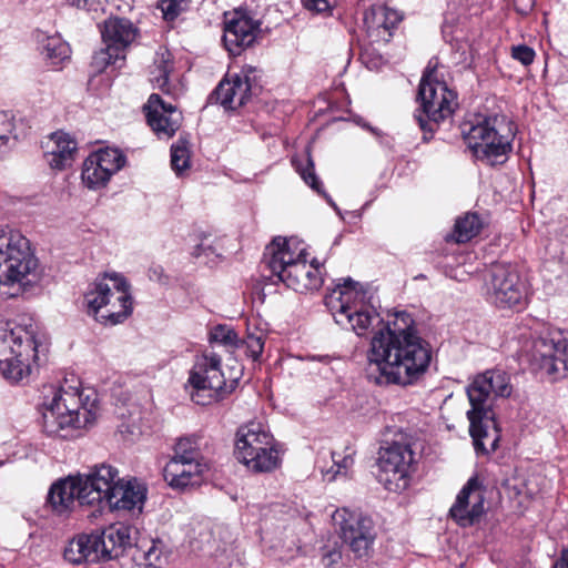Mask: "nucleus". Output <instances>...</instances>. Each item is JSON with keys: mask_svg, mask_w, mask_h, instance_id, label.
<instances>
[{"mask_svg": "<svg viewBox=\"0 0 568 568\" xmlns=\"http://www.w3.org/2000/svg\"><path fill=\"white\" fill-rule=\"evenodd\" d=\"M13 126L14 125L9 113L0 111V151L10 140Z\"/></svg>", "mask_w": 568, "mask_h": 568, "instance_id": "46", "label": "nucleus"}, {"mask_svg": "<svg viewBox=\"0 0 568 568\" xmlns=\"http://www.w3.org/2000/svg\"><path fill=\"white\" fill-rule=\"evenodd\" d=\"M273 556L282 561H290L300 551L296 536L290 531L283 536L275 538L271 544Z\"/></svg>", "mask_w": 568, "mask_h": 568, "instance_id": "36", "label": "nucleus"}, {"mask_svg": "<svg viewBox=\"0 0 568 568\" xmlns=\"http://www.w3.org/2000/svg\"><path fill=\"white\" fill-rule=\"evenodd\" d=\"M460 132L476 159L488 165L505 162L511 150L513 134L504 118L476 116L465 121Z\"/></svg>", "mask_w": 568, "mask_h": 568, "instance_id": "6", "label": "nucleus"}, {"mask_svg": "<svg viewBox=\"0 0 568 568\" xmlns=\"http://www.w3.org/2000/svg\"><path fill=\"white\" fill-rule=\"evenodd\" d=\"M210 339L213 343L232 349H236L237 344L240 343L237 333L231 326L221 324L211 329Z\"/></svg>", "mask_w": 568, "mask_h": 568, "instance_id": "41", "label": "nucleus"}, {"mask_svg": "<svg viewBox=\"0 0 568 568\" xmlns=\"http://www.w3.org/2000/svg\"><path fill=\"white\" fill-rule=\"evenodd\" d=\"M367 294L368 291L362 284L348 277L332 292L327 305L332 310L336 308L334 313H346L354 310L355 305H366Z\"/></svg>", "mask_w": 568, "mask_h": 568, "instance_id": "26", "label": "nucleus"}, {"mask_svg": "<svg viewBox=\"0 0 568 568\" xmlns=\"http://www.w3.org/2000/svg\"><path fill=\"white\" fill-rule=\"evenodd\" d=\"M92 158H95V161L101 163L105 170H108V174L111 178L114 173L120 171L124 163L125 156L118 149H102L97 152L90 154Z\"/></svg>", "mask_w": 568, "mask_h": 568, "instance_id": "38", "label": "nucleus"}, {"mask_svg": "<svg viewBox=\"0 0 568 568\" xmlns=\"http://www.w3.org/2000/svg\"><path fill=\"white\" fill-rule=\"evenodd\" d=\"M173 458L205 462L201 455V437L195 435L181 437L175 444Z\"/></svg>", "mask_w": 568, "mask_h": 568, "instance_id": "34", "label": "nucleus"}, {"mask_svg": "<svg viewBox=\"0 0 568 568\" xmlns=\"http://www.w3.org/2000/svg\"><path fill=\"white\" fill-rule=\"evenodd\" d=\"M255 73L254 68L246 67L240 73L229 74L210 95V101H215L225 110L241 108L261 88Z\"/></svg>", "mask_w": 568, "mask_h": 568, "instance_id": "15", "label": "nucleus"}, {"mask_svg": "<svg viewBox=\"0 0 568 568\" xmlns=\"http://www.w3.org/2000/svg\"><path fill=\"white\" fill-rule=\"evenodd\" d=\"M333 466L329 470L326 471V475L332 474L331 479L335 478L337 475L346 474L347 470L353 466L354 459L352 453H346L342 455L336 452L331 453Z\"/></svg>", "mask_w": 568, "mask_h": 568, "instance_id": "44", "label": "nucleus"}, {"mask_svg": "<svg viewBox=\"0 0 568 568\" xmlns=\"http://www.w3.org/2000/svg\"><path fill=\"white\" fill-rule=\"evenodd\" d=\"M334 318L337 324L349 323L357 335H362L378 318V314L367 305L359 307L355 305L349 312L334 313Z\"/></svg>", "mask_w": 568, "mask_h": 568, "instance_id": "31", "label": "nucleus"}, {"mask_svg": "<svg viewBox=\"0 0 568 568\" xmlns=\"http://www.w3.org/2000/svg\"><path fill=\"white\" fill-rule=\"evenodd\" d=\"M559 559L568 561V547L561 551Z\"/></svg>", "mask_w": 568, "mask_h": 568, "instance_id": "57", "label": "nucleus"}, {"mask_svg": "<svg viewBox=\"0 0 568 568\" xmlns=\"http://www.w3.org/2000/svg\"><path fill=\"white\" fill-rule=\"evenodd\" d=\"M191 398L197 405H210L232 393L236 379L226 382L221 371V357L215 353L204 354L190 372Z\"/></svg>", "mask_w": 568, "mask_h": 568, "instance_id": "11", "label": "nucleus"}, {"mask_svg": "<svg viewBox=\"0 0 568 568\" xmlns=\"http://www.w3.org/2000/svg\"><path fill=\"white\" fill-rule=\"evenodd\" d=\"M530 363L552 381L568 376V339L564 332L549 329L534 341Z\"/></svg>", "mask_w": 568, "mask_h": 568, "instance_id": "12", "label": "nucleus"}, {"mask_svg": "<svg viewBox=\"0 0 568 568\" xmlns=\"http://www.w3.org/2000/svg\"><path fill=\"white\" fill-rule=\"evenodd\" d=\"M386 14L387 7L382 4L373 6L365 12L364 24L369 36H374L378 40H387L385 38Z\"/></svg>", "mask_w": 568, "mask_h": 568, "instance_id": "33", "label": "nucleus"}, {"mask_svg": "<svg viewBox=\"0 0 568 568\" xmlns=\"http://www.w3.org/2000/svg\"><path fill=\"white\" fill-rule=\"evenodd\" d=\"M106 172L108 170L101 166V163L97 162L95 158L89 155L83 163L81 174L82 181L89 189L92 190L103 187L110 180V176Z\"/></svg>", "mask_w": 568, "mask_h": 568, "instance_id": "32", "label": "nucleus"}, {"mask_svg": "<svg viewBox=\"0 0 568 568\" xmlns=\"http://www.w3.org/2000/svg\"><path fill=\"white\" fill-rule=\"evenodd\" d=\"M552 568H568V561L558 559Z\"/></svg>", "mask_w": 568, "mask_h": 568, "instance_id": "56", "label": "nucleus"}, {"mask_svg": "<svg viewBox=\"0 0 568 568\" xmlns=\"http://www.w3.org/2000/svg\"><path fill=\"white\" fill-rule=\"evenodd\" d=\"M98 537L95 534H82L69 541L64 548V559L71 564H82L84 561H98L101 559Z\"/></svg>", "mask_w": 568, "mask_h": 568, "instance_id": "28", "label": "nucleus"}, {"mask_svg": "<svg viewBox=\"0 0 568 568\" xmlns=\"http://www.w3.org/2000/svg\"><path fill=\"white\" fill-rule=\"evenodd\" d=\"M484 227V220L475 212H468L459 216L454 225L452 234L446 240L456 243H466L477 236Z\"/></svg>", "mask_w": 568, "mask_h": 568, "instance_id": "29", "label": "nucleus"}, {"mask_svg": "<svg viewBox=\"0 0 568 568\" xmlns=\"http://www.w3.org/2000/svg\"><path fill=\"white\" fill-rule=\"evenodd\" d=\"M129 288L126 280L115 273L97 278L84 295L88 313L111 325L122 323L132 313Z\"/></svg>", "mask_w": 568, "mask_h": 568, "instance_id": "7", "label": "nucleus"}, {"mask_svg": "<svg viewBox=\"0 0 568 568\" xmlns=\"http://www.w3.org/2000/svg\"><path fill=\"white\" fill-rule=\"evenodd\" d=\"M78 477L82 486L80 488L81 506L105 503L120 479L118 469L109 464L95 465L87 474H79Z\"/></svg>", "mask_w": 568, "mask_h": 568, "instance_id": "16", "label": "nucleus"}, {"mask_svg": "<svg viewBox=\"0 0 568 568\" xmlns=\"http://www.w3.org/2000/svg\"><path fill=\"white\" fill-rule=\"evenodd\" d=\"M369 379L378 385L407 386L427 371L432 351L414 327L412 315L396 312L395 320L374 332L367 353Z\"/></svg>", "mask_w": 568, "mask_h": 568, "instance_id": "1", "label": "nucleus"}, {"mask_svg": "<svg viewBox=\"0 0 568 568\" xmlns=\"http://www.w3.org/2000/svg\"><path fill=\"white\" fill-rule=\"evenodd\" d=\"M38 261L28 239L0 229V294L14 296L36 281Z\"/></svg>", "mask_w": 568, "mask_h": 568, "instance_id": "5", "label": "nucleus"}, {"mask_svg": "<svg viewBox=\"0 0 568 568\" xmlns=\"http://www.w3.org/2000/svg\"><path fill=\"white\" fill-rule=\"evenodd\" d=\"M341 559H342V552H341L339 548L333 547V548L323 549L322 564L326 568H334L335 565H337Z\"/></svg>", "mask_w": 568, "mask_h": 568, "instance_id": "48", "label": "nucleus"}, {"mask_svg": "<svg viewBox=\"0 0 568 568\" xmlns=\"http://www.w3.org/2000/svg\"><path fill=\"white\" fill-rule=\"evenodd\" d=\"M294 239L277 236L264 251V263L272 276L297 293L318 290L323 284L321 264L314 258L307 263L304 247L298 248Z\"/></svg>", "mask_w": 568, "mask_h": 568, "instance_id": "3", "label": "nucleus"}, {"mask_svg": "<svg viewBox=\"0 0 568 568\" xmlns=\"http://www.w3.org/2000/svg\"><path fill=\"white\" fill-rule=\"evenodd\" d=\"M265 345V335L262 332L247 333L244 338H240L236 349L243 351L244 355L252 362H260Z\"/></svg>", "mask_w": 568, "mask_h": 568, "instance_id": "37", "label": "nucleus"}, {"mask_svg": "<svg viewBox=\"0 0 568 568\" xmlns=\"http://www.w3.org/2000/svg\"><path fill=\"white\" fill-rule=\"evenodd\" d=\"M81 487L78 475L59 479L51 485L47 501L55 514H65L72 509L75 500L80 503Z\"/></svg>", "mask_w": 568, "mask_h": 568, "instance_id": "24", "label": "nucleus"}, {"mask_svg": "<svg viewBox=\"0 0 568 568\" xmlns=\"http://www.w3.org/2000/svg\"><path fill=\"white\" fill-rule=\"evenodd\" d=\"M132 531L129 526H111L102 532H95L101 559L119 558L132 546Z\"/></svg>", "mask_w": 568, "mask_h": 568, "instance_id": "23", "label": "nucleus"}, {"mask_svg": "<svg viewBox=\"0 0 568 568\" xmlns=\"http://www.w3.org/2000/svg\"><path fill=\"white\" fill-rule=\"evenodd\" d=\"M77 150L78 144L69 134L55 132L50 138L44 158L51 169L61 171L72 165Z\"/></svg>", "mask_w": 568, "mask_h": 568, "instance_id": "27", "label": "nucleus"}, {"mask_svg": "<svg viewBox=\"0 0 568 568\" xmlns=\"http://www.w3.org/2000/svg\"><path fill=\"white\" fill-rule=\"evenodd\" d=\"M417 100L420 109L414 113L424 140H429L440 122L450 118L457 106V94L447 84L435 78L433 71H426L419 83Z\"/></svg>", "mask_w": 568, "mask_h": 568, "instance_id": "8", "label": "nucleus"}, {"mask_svg": "<svg viewBox=\"0 0 568 568\" xmlns=\"http://www.w3.org/2000/svg\"><path fill=\"white\" fill-rule=\"evenodd\" d=\"M293 165L295 166L296 171L300 173L302 179L306 184H308L314 191H316L320 194H323L324 197L327 200L329 205L334 207V210H338L334 201L322 190V183L317 179L315 171H314V162L307 152L305 164L300 162L296 159H293Z\"/></svg>", "mask_w": 568, "mask_h": 568, "instance_id": "35", "label": "nucleus"}, {"mask_svg": "<svg viewBox=\"0 0 568 568\" xmlns=\"http://www.w3.org/2000/svg\"><path fill=\"white\" fill-rule=\"evenodd\" d=\"M258 23L247 16L235 12L231 19L225 20L223 41L227 51L234 55L253 44Z\"/></svg>", "mask_w": 568, "mask_h": 568, "instance_id": "19", "label": "nucleus"}, {"mask_svg": "<svg viewBox=\"0 0 568 568\" xmlns=\"http://www.w3.org/2000/svg\"><path fill=\"white\" fill-rule=\"evenodd\" d=\"M138 29L125 18H109L101 29L102 40L110 49L124 54V50L134 41Z\"/></svg>", "mask_w": 568, "mask_h": 568, "instance_id": "25", "label": "nucleus"}, {"mask_svg": "<svg viewBox=\"0 0 568 568\" xmlns=\"http://www.w3.org/2000/svg\"><path fill=\"white\" fill-rule=\"evenodd\" d=\"M413 437L402 429L394 432V437L385 440L378 453V480L393 493L405 490L410 480V470L415 462L412 449Z\"/></svg>", "mask_w": 568, "mask_h": 568, "instance_id": "9", "label": "nucleus"}, {"mask_svg": "<svg viewBox=\"0 0 568 568\" xmlns=\"http://www.w3.org/2000/svg\"><path fill=\"white\" fill-rule=\"evenodd\" d=\"M143 110L149 126L160 140L171 139L181 126V112L156 93L150 95Z\"/></svg>", "mask_w": 568, "mask_h": 568, "instance_id": "17", "label": "nucleus"}, {"mask_svg": "<svg viewBox=\"0 0 568 568\" xmlns=\"http://www.w3.org/2000/svg\"><path fill=\"white\" fill-rule=\"evenodd\" d=\"M42 52L53 64H58L70 57V48L59 37H49L42 45Z\"/></svg>", "mask_w": 568, "mask_h": 568, "instance_id": "40", "label": "nucleus"}, {"mask_svg": "<svg viewBox=\"0 0 568 568\" xmlns=\"http://www.w3.org/2000/svg\"><path fill=\"white\" fill-rule=\"evenodd\" d=\"M155 65L159 71V75L154 79L155 83L163 92H168L169 77L173 69L170 52L165 51L160 53L159 59L155 61Z\"/></svg>", "mask_w": 568, "mask_h": 568, "instance_id": "43", "label": "nucleus"}, {"mask_svg": "<svg viewBox=\"0 0 568 568\" xmlns=\"http://www.w3.org/2000/svg\"><path fill=\"white\" fill-rule=\"evenodd\" d=\"M385 20V38L388 39L392 36V30L396 28V26L400 22L402 16L398 11L387 7V14Z\"/></svg>", "mask_w": 568, "mask_h": 568, "instance_id": "49", "label": "nucleus"}, {"mask_svg": "<svg viewBox=\"0 0 568 568\" xmlns=\"http://www.w3.org/2000/svg\"><path fill=\"white\" fill-rule=\"evenodd\" d=\"M95 402L92 390L85 394L75 386H61L43 404V430L49 436L67 438L71 430L92 425L97 417Z\"/></svg>", "mask_w": 568, "mask_h": 568, "instance_id": "4", "label": "nucleus"}, {"mask_svg": "<svg viewBox=\"0 0 568 568\" xmlns=\"http://www.w3.org/2000/svg\"><path fill=\"white\" fill-rule=\"evenodd\" d=\"M271 442H274L273 436L261 423H247L241 426L236 433V458L239 460L245 459L255 450L263 453V446L268 445Z\"/></svg>", "mask_w": 568, "mask_h": 568, "instance_id": "22", "label": "nucleus"}, {"mask_svg": "<svg viewBox=\"0 0 568 568\" xmlns=\"http://www.w3.org/2000/svg\"><path fill=\"white\" fill-rule=\"evenodd\" d=\"M163 268L161 266L151 267L149 270V277L152 281L163 282Z\"/></svg>", "mask_w": 568, "mask_h": 568, "instance_id": "53", "label": "nucleus"}, {"mask_svg": "<svg viewBox=\"0 0 568 568\" xmlns=\"http://www.w3.org/2000/svg\"><path fill=\"white\" fill-rule=\"evenodd\" d=\"M511 393L508 375L499 369L486 371L477 375L467 387L471 408L467 412L469 434L478 454L495 450L499 439L493 413L496 397H507Z\"/></svg>", "mask_w": 568, "mask_h": 568, "instance_id": "2", "label": "nucleus"}, {"mask_svg": "<svg viewBox=\"0 0 568 568\" xmlns=\"http://www.w3.org/2000/svg\"><path fill=\"white\" fill-rule=\"evenodd\" d=\"M144 559L148 560L150 565L153 564V559H159L154 542H152L151 547L144 552Z\"/></svg>", "mask_w": 568, "mask_h": 568, "instance_id": "54", "label": "nucleus"}, {"mask_svg": "<svg viewBox=\"0 0 568 568\" xmlns=\"http://www.w3.org/2000/svg\"><path fill=\"white\" fill-rule=\"evenodd\" d=\"M146 487L136 478L118 479V484L105 500L112 510H142L146 499Z\"/></svg>", "mask_w": 568, "mask_h": 568, "instance_id": "20", "label": "nucleus"}, {"mask_svg": "<svg viewBox=\"0 0 568 568\" xmlns=\"http://www.w3.org/2000/svg\"><path fill=\"white\" fill-rule=\"evenodd\" d=\"M160 9L168 21L174 20L184 9L183 0H161Z\"/></svg>", "mask_w": 568, "mask_h": 568, "instance_id": "45", "label": "nucleus"}, {"mask_svg": "<svg viewBox=\"0 0 568 568\" xmlns=\"http://www.w3.org/2000/svg\"><path fill=\"white\" fill-rule=\"evenodd\" d=\"M90 0H68V3L79 9H88Z\"/></svg>", "mask_w": 568, "mask_h": 568, "instance_id": "55", "label": "nucleus"}, {"mask_svg": "<svg viewBox=\"0 0 568 568\" xmlns=\"http://www.w3.org/2000/svg\"><path fill=\"white\" fill-rule=\"evenodd\" d=\"M332 518L338 528L342 540L348 545L354 555L358 558L368 556L376 538L373 519L347 508L335 510Z\"/></svg>", "mask_w": 568, "mask_h": 568, "instance_id": "14", "label": "nucleus"}, {"mask_svg": "<svg viewBox=\"0 0 568 568\" xmlns=\"http://www.w3.org/2000/svg\"><path fill=\"white\" fill-rule=\"evenodd\" d=\"M207 469L206 462H189L172 457L163 469V476L172 488L184 489L197 485Z\"/></svg>", "mask_w": 568, "mask_h": 568, "instance_id": "21", "label": "nucleus"}, {"mask_svg": "<svg viewBox=\"0 0 568 568\" xmlns=\"http://www.w3.org/2000/svg\"><path fill=\"white\" fill-rule=\"evenodd\" d=\"M247 468L256 473L272 471L280 465L278 450L274 446V442L263 446V453L261 450L253 452L251 456L245 459H240Z\"/></svg>", "mask_w": 568, "mask_h": 568, "instance_id": "30", "label": "nucleus"}, {"mask_svg": "<svg viewBox=\"0 0 568 568\" xmlns=\"http://www.w3.org/2000/svg\"><path fill=\"white\" fill-rule=\"evenodd\" d=\"M536 0H514L515 9L523 16L529 14L535 8Z\"/></svg>", "mask_w": 568, "mask_h": 568, "instance_id": "51", "label": "nucleus"}, {"mask_svg": "<svg viewBox=\"0 0 568 568\" xmlns=\"http://www.w3.org/2000/svg\"><path fill=\"white\" fill-rule=\"evenodd\" d=\"M171 166L178 175H181L190 166L187 141L182 138L171 146Z\"/></svg>", "mask_w": 568, "mask_h": 568, "instance_id": "39", "label": "nucleus"}, {"mask_svg": "<svg viewBox=\"0 0 568 568\" xmlns=\"http://www.w3.org/2000/svg\"><path fill=\"white\" fill-rule=\"evenodd\" d=\"M488 301L499 308H514L524 302L525 286L517 268L509 263H495L486 277Z\"/></svg>", "mask_w": 568, "mask_h": 568, "instance_id": "13", "label": "nucleus"}, {"mask_svg": "<svg viewBox=\"0 0 568 568\" xmlns=\"http://www.w3.org/2000/svg\"><path fill=\"white\" fill-rule=\"evenodd\" d=\"M124 54H120L118 51L105 45L104 49L94 53L91 67L95 72H102L108 65L116 64L118 61L124 60Z\"/></svg>", "mask_w": 568, "mask_h": 568, "instance_id": "42", "label": "nucleus"}, {"mask_svg": "<svg viewBox=\"0 0 568 568\" xmlns=\"http://www.w3.org/2000/svg\"><path fill=\"white\" fill-rule=\"evenodd\" d=\"M511 55L514 59L520 61L524 65H529L535 59V51L527 45L513 47Z\"/></svg>", "mask_w": 568, "mask_h": 568, "instance_id": "47", "label": "nucleus"}, {"mask_svg": "<svg viewBox=\"0 0 568 568\" xmlns=\"http://www.w3.org/2000/svg\"><path fill=\"white\" fill-rule=\"evenodd\" d=\"M37 342L21 327H0V372L11 382L30 374V359H38Z\"/></svg>", "mask_w": 568, "mask_h": 568, "instance_id": "10", "label": "nucleus"}, {"mask_svg": "<svg viewBox=\"0 0 568 568\" xmlns=\"http://www.w3.org/2000/svg\"><path fill=\"white\" fill-rule=\"evenodd\" d=\"M304 7L316 12H324L332 7L335 0H302Z\"/></svg>", "mask_w": 568, "mask_h": 568, "instance_id": "50", "label": "nucleus"}, {"mask_svg": "<svg viewBox=\"0 0 568 568\" xmlns=\"http://www.w3.org/2000/svg\"><path fill=\"white\" fill-rule=\"evenodd\" d=\"M211 254H214V255H219L215 250L213 248L212 245L210 244H205L204 242L200 243L199 245H196L194 248H193V252H192V255L196 258L201 257V256H206L209 257Z\"/></svg>", "mask_w": 568, "mask_h": 568, "instance_id": "52", "label": "nucleus"}, {"mask_svg": "<svg viewBox=\"0 0 568 568\" xmlns=\"http://www.w3.org/2000/svg\"><path fill=\"white\" fill-rule=\"evenodd\" d=\"M449 514L462 527H468L479 520L484 514V496L476 476L470 477L457 495Z\"/></svg>", "mask_w": 568, "mask_h": 568, "instance_id": "18", "label": "nucleus"}]
</instances>
